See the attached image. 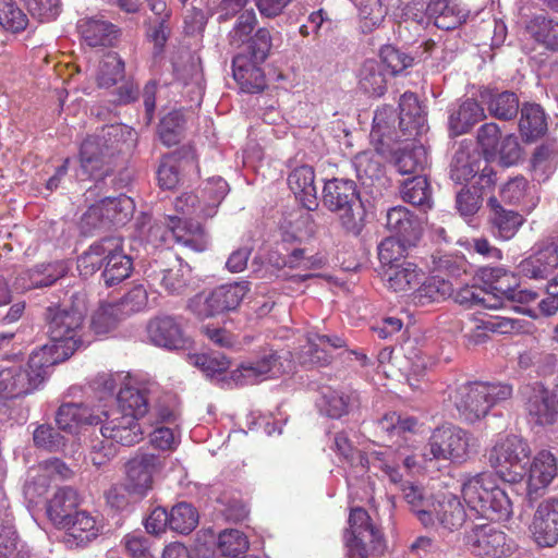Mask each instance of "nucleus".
<instances>
[{"instance_id":"nucleus-7","label":"nucleus","mask_w":558,"mask_h":558,"mask_svg":"<svg viewBox=\"0 0 558 558\" xmlns=\"http://www.w3.org/2000/svg\"><path fill=\"white\" fill-rule=\"evenodd\" d=\"M348 523L349 527L344 532L347 558H367L369 553L377 555L384 553L386 547L384 535L364 508H352Z\"/></svg>"},{"instance_id":"nucleus-10","label":"nucleus","mask_w":558,"mask_h":558,"mask_svg":"<svg viewBox=\"0 0 558 558\" xmlns=\"http://www.w3.org/2000/svg\"><path fill=\"white\" fill-rule=\"evenodd\" d=\"M250 291L248 281L221 284L207 295H197L191 302L193 313L201 319L235 311Z\"/></svg>"},{"instance_id":"nucleus-28","label":"nucleus","mask_w":558,"mask_h":558,"mask_svg":"<svg viewBox=\"0 0 558 558\" xmlns=\"http://www.w3.org/2000/svg\"><path fill=\"white\" fill-rule=\"evenodd\" d=\"M78 505L80 498L75 489L71 487L60 488L48 500L47 517L59 529L65 527Z\"/></svg>"},{"instance_id":"nucleus-62","label":"nucleus","mask_w":558,"mask_h":558,"mask_svg":"<svg viewBox=\"0 0 558 558\" xmlns=\"http://www.w3.org/2000/svg\"><path fill=\"white\" fill-rule=\"evenodd\" d=\"M489 296V292L484 288L465 286L456 292L454 301L465 308H472L474 306L497 308V303H490Z\"/></svg>"},{"instance_id":"nucleus-56","label":"nucleus","mask_w":558,"mask_h":558,"mask_svg":"<svg viewBox=\"0 0 558 558\" xmlns=\"http://www.w3.org/2000/svg\"><path fill=\"white\" fill-rule=\"evenodd\" d=\"M527 28L536 41L550 50H558V22L536 16Z\"/></svg>"},{"instance_id":"nucleus-54","label":"nucleus","mask_w":558,"mask_h":558,"mask_svg":"<svg viewBox=\"0 0 558 558\" xmlns=\"http://www.w3.org/2000/svg\"><path fill=\"white\" fill-rule=\"evenodd\" d=\"M122 318L119 306L113 302L101 303L92 316L90 328L96 335H106L113 330Z\"/></svg>"},{"instance_id":"nucleus-63","label":"nucleus","mask_w":558,"mask_h":558,"mask_svg":"<svg viewBox=\"0 0 558 558\" xmlns=\"http://www.w3.org/2000/svg\"><path fill=\"white\" fill-rule=\"evenodd\" d=\"M248 548V541L243 532L230 529L225 530L218 537V549L221 555L236 557L238 555L246 551Z\"/></svg>"},{"instance_id":"nucleus-26","label":"nucleus","mask_w":558,"mask_h":558,"mask_svg":"<svg viewBox=\"0 0 558 558\" xmlns=\"http://www.w3.org/2000/svg\"><path fill=\"white\" fill-rule=\"evenodd\" d=\"M389 161L401 174H414L423 171L428 163L427 148L421 143L407 144L389 150Z\"/></svg>"},{"instance_id":"nucleus-59","label":"nucleus","mask_w":558,"mask_h":558,"mask_svg":"<svg viewBox=\"0 0 558 558\" xmlns=\"http://www.w3.org/2000/svg\"><path fill=\"white\" fill-rule=\"evenodd\" d=\"M124 62L117 53H109L101 61L97 74V82L100 87H111L123 78Z\"/></svg>"},{"instance_id":"nucleus-2","label":"nucleus","mask_w":558,"mask_h":558,"mask_svg":"<svg viewBox=\"0 0 558 558\" xmlns=\"http://www.w3.org/2000/svg\"><path fill=\"white\" fill-rule=\"evenodd\" d=\"M461 493L468 506L482 518L506 521L512 515V502L493 474L483 472L464 480Z\"/></svg>"},{"instance_id":"nucleus-41","label":"nucleus","mask_w":558,"mask_h":558,"mask_svg":"<svg viewBox=\"0 0 558 558\" xmlns=\"http://www.w3.org/2000/svg\"><path fill=\"white\" fill-rule=\"evenodd\" d=\"M558 166V146L556 142H543L531 157L530 167L539 181L547 180Z\"/></svg>"},{"instance_id":"nucleus-25","label":"nucleus","mask_w":558,"mask_h":558,"mask_svg":"<svg viewBox=\"0 0 558 558\" xmlns=\"http://www.w3.org/2000/svg\"><path fill=\"white\" fill-rule=\"evenodd\" d=\"M558 473L557 459L547 449L539 450L533 458L529 469L527 489L529 495L550 485Z\"/></svg>"},{"instance_id":"nucleus-21","label":"nucleus","mask_w":558,"mask_h":558,"mask_svg":"<svg viewBox=\"0 0 558 558\" xmlns=\"http://www.w3.org/2000/svg\"><path fill=\"white\" fill-rule=\"evenodd\" d=\"M109 241L113 250L105 254L101 277L106 287H113L131 276L133 260L124 253L122 238L109 236Z\"/></svg>"},{"instance_id":"nucleus-51","label":"nucleus","mask_w":558,"mask_h":558,"mask_svg":"<svg viewBox=\"0 0 558 558\" xmlns=\"http://www.w3.org/2000/svg\"><path fill=\"white\" fill-rule=\"evenodd\" d=\"M117 400L118 411L135 416L138 421L148 413L147 395L135 387L126 386L120 389Z\"/></svg>"},{"instance_id":"nucleus-9","label":"nucleus","mask_w":558,"mask_h":558,"mask_svg":"<svg viewBox=\"0 0 558 558\" xmlns=\"http://www.w3.org/2000/svg\"><path fill=\"white\" fill-rule=\"evenodd\" d=\"M171 235L175 243L192 252L202 253L208 247V236L204 227L192 219L179 216H166L163 225H154L149 229V238L154 242L166 244Z\"/></svg>"},{"instance_id":"nucleus-47","label":"nucleus","mask_w":558,"mask_h":558,"mask_svg":"<svg viewBox=\"0 0 558 558\" xmlns=\"http://www.w3.org/2000/svg\"><path fill=\"white\" fill-rule=\"evenodd\" d=\"M403 498L410 505L412 511L417 515V519L425 527L435 525V520L429 507H433L429 497L424 493V489L412 483H407L402 488Z\"/></svg>"},{"instance_id":"nucleus-13","label":"nucleus","mask_w":558,"mask_h":558,"mask_svg":"<svg viewBox=\"0 0 558 558\" xmlns=\"http://www.w3.org/2000/svg\"><path fill=\"white\" fill-rule=\"evenodd\" d=\"M165 468V458L149 452H137L125 464V489L140 497L153 489L154 477Z\"/></svg>"},{"instance_id":"nucleus-35","label":"nucleus","mask_w":558,"mask_h":558,"mask_svg":"<svg viewBox=\"0 0 558 558\" xmlns=\"http://www.w3.org/2000/svg\"><path fill=\"white\" fill-rule=\"evenodd\" d=\"M330 448L341 462L349 464L352 469L361 472L369 470L371 458L353 445L345 432L341 430L332 436Z\"/></svg>"},{"instance_id":"nucleus-38","label":"nucleus","mask_w":558,"mask_h":558,"mask_svg":"<svg viewBox=\"0 0 558 558\" xmlns=\"http://www.w3.org/2000/svg\"><path fill=\"white\" fill-rule=\"evenodd\" d=\"M524 156L519 142H484L483 158L502 167L517 165Z\"/></svg>"},{"instance_id":"nucleus-58","label":"nucleus","mask_w":558,"mask_h":558,"mask_svg":"<svg viewBox=\"0 0 558 558\" xmlns=\"http://www.w3.org/2000/svg\"><path fill=\"white\" fill-rule=\"evenodd\" d=\"M415 244H408L395 236L384 239L378 245V258L384 269L388 266L399 265L404 259L405 252Z\"/></svg>"},{"instance_id":"nucleus-8","label":"nucleus","mask_w":558,"mask_h":558,"mask_svg":"<svg viewBox=\"0 0 558 558\" xmlns=\"http://www.w3.org/2000/svg\"><path fill=\"white\" fill-rule=\"evenodd\" d=\"M427 446L433 459L462 463L477 444L470 432L454 425H442L433 430Z\"/></svg>"},{"instance_id":"nucleus-34","label":"nucleus","mask_w":558,"mask_h":558,"mask_svg":"<svg viewBox=\"0 0 558 558\" xmlns=\"http://www.w3.org/2000/svg\"><path fill=\"white\" fill-rule=\"evenodd\" d=\"M418 428V420L411 415H402L397 412H388L376 422L377 433L389 439L405 437V434H415Z\"/></svg>"},{"instance_id":"nucleus-49","label":"nucleus","mask_w":558,"mask_h":558,"mask_svg":"<svg viewBox=\"0 0 558 558\" xmlns=\"http://www.w3.org/2000/svg\"><path fill=\"white\" fill-rule=\"evenodd\" d=\"M359 11V25L364 34L379 28L387 15V8L381 0H355Z\"/></svg>"},{"instance_id":"nucleus-16","label":"nucleus","mask_w":558,"mask_h":558,"mask_svg":"<svg viewBox=\"0 0 558 558\" xmlns=\"http://www.w3.org/2000/svg\"><path fill=\"white\" fill-rule=\"evenodd\" d=\"M530 532L541 548H551L558 544V497H548L537 505Z\"/></svg>"},{"instance_id":"nucleus-5","label":"nucleus","mask_w":558,"mask_h":558,"mask_svg":"<svg viewBox=\"0 0 558 558\" xmlns=\"http://www.w3.org/2000/svg\"><path fill=\"white\" fill-rule=\"evenodd\" d=\"M532 454L526 439L509 434L498 437L487 451L489 466L505 482L519 483L527 472Z\"/></svg>"},{"instance_id":"nucleus-17","label":"nucleus","mask_w":558,"mask_h":558,"mask_svg":"<svg viewBox=\"0 0 558 558\" xmlns=\"http://www.w3.org/2000/svg\"><path fill=\"white\" fill-rule=\"evenodd\" d=\"M102 415L105 418L100 417V433L107 440L122 446H134L143 440L145 433L135 416L118 410Z\"/></svg>"},{"instance_id":"nucleus-45","label":"nucleus","mask_w":558,"mask_h":558,"mask_svg":"<svg viewBox=\"0 0 558 558\" xmlns=\"http://www.w3.org/2000/svg\"><path fill=\"white\" fill-rule=\"evenodd\" d=\"M352 405L353 398L350 393L331 388L324 389L317 401L319 411L330 418L348 415Z\"/></svg>"},{"instance_id":"nucleus-14","label":"nucleus","mask_w":558,"mask_h":558,"mask_svg":"<svg viewBox=\"0 0 558 558\" xmlns=\"http://www.w3.org/2000/svg\"><path fill=\"white\" fill-rule=\"evenodd\" d=\"M466 543L483 558H508L518 546L504 531L490 524H477L465 536Z\"/></svg>"},{"instance_id":"nucleus-23","label":"nucleus","mask_w":558,"mask_h":558,"mask_svg":"<svg viewBox=\"0 0 558 558\" xmlns=\"http://www.w3.org/2000/svg\"><path fill=\"white\" fill-rule=\"evenodd\" d=\"M399 126L407 140H416L427 131L424 111L415 94L407 92L400 97Z\"/></svg>"},{"instance_id":"nucleus-11","label":"nucleus","mask_w":558,"mask_h":558,"mask_svg":"<svg viewBox=\"0 0 558 558\" xmlns=\"http://www.w3.org/2000/svg\"><path fill=\"white\" fill-rule=\"evenodd\" d=\"M147 281L169 294H181L187 287L186 266L171 252H160L145 269Z\"/></svg>"},{"instance_id":"nucleus-53","label":"nucleus","mask_w":558,"mask_h":558,"mask_svg":"<svg viewBox=\"0 0 558 558\" xmlns=\"http://www.w3.org/2000/svg\"><path fill=\"white\" fill-rule=\"evenodd\" d=\"M109 236L94 242L86 252L77 258V268L84 276L94 275L104 266L105 254L113 250Z\"/></svg>"},{"instance_id":"nucleus-32","label":"nucleus","mask_w":558,"mask_h":558,"mask_svg":"<svg viewBox=\"0 0 558 558\" xmlns=\"http://www.w3.org/2000/svg\"><path fill=\"white\" fill-rule=\"evenodd\" d=\"M426 12L436 27L446 31L460 26L468 15L457 0H432Z\"/></svg>"},{"instance_id":"nucleus-44","label":"nucleus","mask_w":558,"mask_h":558,"mask_svg":"<svg viewBox=\"0 0 558 558\" xmlns=\"http://www.w3.org/2000/svg\"><path fill=\"white\" fill-rule=\"evenodd\" d=\"M360 88L369 96L379 97L387 89V77L384 65L376 60H366L359 74Z\"/></svg>"},{"instance_id":"nucleus-1","label":"nucleus","mask_w":558,"mask_h":558,"mask_svg":"<svg viewBox=\"0 0 558 558\" xmlns=\"http://www.w3.org/2000/svg\"><path fill=\"white\" fill-rule=\"evenodd\" d=\"M46 322L50 342L43 344L37 352L40 371L68 360L82 344L76 337L83 324V315L78 311L48 307Z\"/></svg>"},{"instance_id":"nucleus-40","label":"nucleus","mask_w":558,"mask_h":558,"mask_svg":"<svg viewBox=\"0 0 558 558\" xmlns=\"http://www.w3.org/2000/svg\"><path fill=\"white\" fill-rule=\"evenodd\" d=\"M481 99L486 105L489 114L499 120H511L519 111V99L512 92L481 93Z\"/></svg>"},{"instance_id":"nucleus-64","label":"nucleus","mask_w":558,"mask_h":558,"mask_svg":"<svg viewBox=\"0 0 558 558\" xmlns=\"http://www.w3.org/2000/svg\"><path fill=\"white\" fill-rule=\"evenodd\" d=\"M148 302V294L144 286L137 284L131 288L118 302L119 313L122 317L144 310Z\"/></svg>"},{"instance_id":"nucleus-57","label":"nucleus","mask_w":558,"mask_h":558,"mask_svg":"<svg viewBox=\"0 0 558 558\" xmlns=\"http://www.w3.org/2000/svg\"><path fill=\"white\" fill-rule=\"evenodd\" d=\"M257 24V17L253 10L243 11L238 17L232 27V29L228 34L229 44L232 47H241L242 45H248V41L253 36H251Z\"/></svg>"},{"instance_id":"nucleus-36","label":"nucleus","mask_w":558,"mask_h":558,"mask_svg":"<svg viewBox=\"0 0 558 558\" xmlns=\"http://www.w3.org/2000/svg\"><path fill=\"white\" fill-rule=\"evenodd\" d=\"M484 118V109L474 99L464 100L458 110L451 112L448 120L451 136L468 133L471 128Z\"/></svg>"},{"instance_id":"nucleus-4","label":"nucleus","mask_w":558,"mask_h":558,"mask_svg":"<svg viewBox=\"0 0 558 558\" xmlns=\"http://www.w3.org/2000/svg\"><path fill=\"white\" fill-rule=\"evenodd\" d=\"M512 386L501 383H468L458 387L452 401L460 416L468 423L485 417L497 403L508 400Z\"/></svg>"},{"instance_id":"nucleus-30","label":"nucleus","mask_w":558,"mask_h":558,"mask_svg":"<svg viewBox=\"0 0 558 558\" xmlns=\"http://www.w3.org/2000/svg\"><path fill=\"white\" fill-rule=\"evenodd\" d=\"M383 277L390 290L408 292L422 282L424 272L416 264L402 260L399 265L385 268Z\"/></svg>"},{"instance_id":"nucleus-43","label":"nucleus","mask_w":558,"mask_h":558,"mask_svg":"<svg viewBox=\"0 0 558 558\" xmlns=\"http://www.w3.org/2000/svg\"><path fill=\"white\" fill-rule=\"evenodd\" d=\"M453 293L452 283L439 276H433L415 289L412 294L413 302L417 305H426L445 301Z\"/></svg>"},{"instance_id":"nucleus-46","label":"nucleus","mask_w":558,"mask_h":558,"mask_svg":"<svg viewBox=\"0 0 558 558\" xmlns=\"http://www.w3.org/2000/svg\"><path fill=\"white\" fill-rule=\"evenodd\" d=\"M310 355L313 363L326 365L330 362L331 350L342 349L347 345L345 340L337 335H320L308 332Z\"/></svg>"},{"instance_id":"nucleus-31","label":"nucleus","mask_w":558,"mask_h":558,"mask_svg":"<svg viewBox=\"0 0 558 558\" xmlns=\"http://www.w3.org/2000/svg\"><path fill=\"white\" fill-rule=\"evenodd\" d=\"M32 356L33 353L29 354L27 368L11 367L0 372V395L3 398H16L33 391Z\"/></svg>"},{"instance_id":"nucleus-24","label":"nucleus","mask_w":558,"mask_h":558,"mask_svg":"<svg viewBox=\"0 0 558 558\" xmlns=\"http://www.w3.org/2000/svg\"><path fill=\"white\" fill-rule=\"evenodd\" d=\"M82 39L89 47H110L119 38V29L100 15L86 16L77 22Z\"/></svg>"},{"instance_id":"nucleus-37","label":"nucleus","mask_w":558,"mask_h":558,"mask_svg":"<svg viewBox=\"0 0 558 558\" xmlns=\"http://www.w3.org/2000/svg\"><path fill=\"white\" fill-rule=\"evenodd\" d=\"M56 422L60 429L72 432L78 425H97L100 422L99 415H94L92 410L83 404H62L56 415Z\"/></svg>"},{"instance_id":"nucleus-42","label":"nucleus","mask_w":558,"mask_h":558,"mask_svg":"<svg viewBox=\"0 0 558 558\" xmlns=\"http://www.w3.org/2000/svg\"><path fill=\"white\" fill-rule=\"evenodd\" d=\"M519 130L525 140H537L546 134L547 119L539 105H523L519 121Z\"/></svg>"},{"instance_id":"nucleus-15","label":"nucleus","mask_w":558,"mask_h":558,"mask_svg":"<svg viewBox=\"0 0 558 558\" xmlns=\"http://www.w3.org/2000/svg\"><path fill=\"white\" fill-rule=\"evenodd\" d=\"M522 395L530 418L538 426H553L558 423V397L539 381L526 385Z\"/></svg>"},{"instance_id":"nucleus-52","label":"nucleus","mask_w":558,"mask_h":558,"mask_svg":"<svg viewBox=\"0 0 558 558\" xmlns=\"http://www.w3.org/2000/svg\"><path fill=\"white\" fill-rule=\"evenodd\" d=\"M400 194L404 202L413 206L430 208L432 190L426 177L414 175L405 180L400 187Z\"/></svg>"},{"instance_id":"nucleus-27","label":"nucleus","mask_w":558,"mask_h":558,"mask_svg":"<svg viewBox=\"0 0 558 558\" xmlns=\"http://www.w3.org/2000/svg\"><path fill=\"white\" fill-rule=\"evenodd\" d=\"M487 205L490 209L493 233L501 240L512 239L524 223V217L515 210L505 208L495 197H490Z\"/></svg>"},{"instance_id":"nucleus-50","label":"nucleus","mask_w":558,"mask_h":558,"mask_svg":"<svg viewBox=\"0 0 558 558\" xmlns=\"http://www.w3.org/2000/svg\"><path fill=\"white\" fill-rule=\"evenodd\" d=\"M385 144V142H376L374 149L364 150L355 155L354 165L361 175L374 178L381 173L383 160H389V154L387 155Z\"/></svg>"},{"instance_id":"nucleus-61","label":"nucleus","mask_w":558,"mask_h":558,"mask_svg":"<svg viewBox=\"0 0 558 558\" xmlns=\"http://www.w3.org/2000/svg\"><path fill=\"white\" fill-rule=\"evenodd\" d=\"M397 114L396 111L388 106L376 110L373 119V128L371 135L373 140L391 138L396 130Z\"/></svg>"},{"instance_id":"nucleus-33","label":"nucleus","mask_w":558,"mask_h":558,"mask_svg":"<svg viewBox=\"0 0 558 558\" xmlns=\"http://www.w3.org/2000/svg\"><path fill=\"white\" fill-rule=\"evenodd\" d=\"M171 150L165 154L163 157L179 169L184 178L190 180L198 179L199 166L198 155L196 147L191 143L179 145L180 142H163Z\"/></svg>"},{"instance_id":"nucleus-6","label":"nucleus","mask_w":558,"mask_h":558,"mask_svg":"<svg viewBox=\"0 0 558 558\" xmlns=\"http://www.w3.org/2000/svg\"><path fill=\"white\" fill-rule=\"evenodd\" d=\"M323 202L331 210L339 213L341 226L354 236L364 229V209L359 203V192L353 180L331 179L323 190Z\"/></svg>"},{"instance_id":"nucleus-18","label":"nucleus","mask_w":558,"mask_h":558,"mask_svg":"<svg viewBox=\"0 0 558 558\" xmlns=\"http://www.w3.org/2000/svg\"><path fill=\"white\" fill-rule=\"evenodd\" d=\"M483 144L484 142L459 143L450 166V178L457 184L469 182L480 171Z\"/></svg>"},{"instance_id":"nucleus-20","label":"nucleus","mask_w":558,"mask_h":558,"mask_svg":"<svg viewBox=\"0 0 558 558\" xmlns=\"http://www.w3.org/2000/svg\"><path fill=\"white\" fill-rule=\"evenodd\" d=\"M386 228L397 239L415 244L420 241L423 227L420 218L404 206H395L386 215Z\"/></svg>"},{"instance_id":"nucleus-22","label":"nucleus","mask_w":558,"mask_h":558,"mask_svg":"<svg viewBox=\"0 0 558 558\" xmlns=\"http://www.w3.org/2000/svg\"><path fill=\"white\" fill-rule=\"evenodd\" d=\"M435 526L445 532H456L462 529L468 520V513L464 505L456 495H444L436 502H433L432 510Z\"/></svg>"},{"instance_id":"nucleus-60","label":"nucleus","mask_w":558,"mask_h":558,"mask_svg":"<svg viewBox=\"0 0 558 558\" xmlns=\"http://www.w3.org/2000/svg\"><path fill=\"white\" fill-rule=\"evenodd\" d=\"M64 529H66L73 537L80 538L81 541H89L96 537L98 532L96 519L88 512L78 511L77 509L70 518L69 525Z\"/></svg>"},{"instance_id":"nucleus-12","label":"nucleus","mask_w":558,"mask_h":558,"mask_svg":"<svg viewBox=\"0 0 558 558\" xmlns=\"http://www.w3.org/2000/svg\"><path fill=\"white\" fill-rule=\"evenodd\" d=\"M119 142H82L80 160L82 169L89 178L102 180L110 175L114 168L124 162Z\"/></svg>"},{"instance_id":"nucleus-3","label":"nucleus","mask_w":558,"mask_h":558,"mask_svg":"<svg viewBox=\"0 0 558 558\" xmlns=\"http://www.w3.org/2000/svg\"><path fill=\"white\" fill-rule=\"evenodd\" d=\"M272 47L270 31L262 27L256 31L248 45L232 60L233 77L242 92L254 94L266 87L262 64Z\"/></svg>"},{"instance_id":"nucleus-39","label":"nucleus","mask_w":558,"mask_h":558,"mask_svg":"<svg viewBox=\"0 0 558 558\" xmlns=\"http://www.w3.org/2000/svg\"><path fill=\"white\" fill-rule=\"evenodd\" d=\"M98 203L109 229L125 225L132 218L135 208L133 199L125 194L106 197Z\"/></svg>"},{"instance_id":"nucleus-29","label":"nucleus","mask_w":558,"mask_h":558,"mask_svg":"<svg viewBox=\"0 0 558 558\" xmlns=\"http://www.w3.org/2000/svg\"><path fill=\"white\" fill-rule=\"evenodd\" d=\"M558 267V246L546 245L519 264L520 272L531 279H545Z\"/></svg>"},{"instance_id":"nucleus-19","label":"nucleus","mask_w":558,"mask_h":558,"mask_svg":"<svg viewBox=\"0 0 558 558\" xmlns=\"http://www.w3.org/2000/svg\"><path fill=\"white\" fill-rule=\"evenodd\" d=\"M148 339L158 347L170 350L184 349L189 343L181 325L171 316L150 319L146 327Z\"/></svg>"},{"instance_id":"nucleus-55","label":"nucleus","mask_w":558,"mask_h":558,"mask_svg":"<svg viewBox=\"0 0 558 558\" xmlns=\"http://www.w3.org/2000/svg\"><path fill=\"white\" fill-rule=\"evenodd\" d=\"M170 529L181 534H189L198 523V512L191 504L179 502L169 512Z\"/></svg>"},{"instance_id":"nucleus-48","label":"nucleus","mask_w":558,"mask_h":558,"mask_svg":"<svg viewBox=\"0 0 558 558\" xmlns=\"http://www.w3.org/2000/svg\"><path fill=\"white\" fill-rule=\"evenodd\" d=\"M400 460L401 454L391 447H387L384 450L372 452L369 465L381 470L392 484L402 488L408 482L402 480Z\"/></svg>"}]
</instances>
